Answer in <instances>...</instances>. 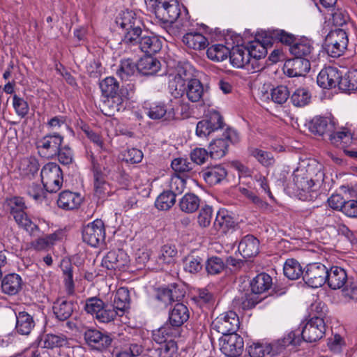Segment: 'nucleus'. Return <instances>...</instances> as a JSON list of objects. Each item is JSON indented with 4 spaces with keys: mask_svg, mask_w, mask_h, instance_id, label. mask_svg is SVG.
<instances>
[{
    "mask_svg": "<svg viewBox=\"0 0 357 357\" xmlns=\"http://www.w3.org/2000/svg\"><path fill=\"white\" fill-rule=\"evenodd\" d=\"M130 305V294L129 291L126 287H121L117 289L114 294L113 300V307L119 311V313L122 316L129 307Z\"/></svg>",
    "mask_w": 357,
    "mask_h": 357,
    "instance_id": "72a5a7b5",
    "label": "nucleus"
},
{
    "mask_svg": "<svg viewBox=\"0 0 357 357\" xmlns=\"http://www.w3.org/2000/svg\"><path fill=\"white\" fill-rule=\"evenodd\" d=\"M61 267L63 271V282L66 294L69 296H72L75 294L73 266L69 261H63Z\"/></svg>",
    "mask_w": 357,
    "mask_h": 357,
    "instance_id": "37998d69",
    "label": "nucleus"
},
{
    "mask_svg": "<svg viewBox=\"0 0 357 357\" xmlns=\"http://www.w3.org/2000/svg\"><path fill=\"white\" fill-rule=\"evenodd\" d=\"M283 271L284 275L290 280H296L304 274L301 264L294 259L286 260Z\"/></svg>",
    "mask_w": 357,
    "mask_h": 357,
    "instance_id": "49530a36",
    "label": "nucleus"
},
{
    "mask_svg": "<svg viewBox=\"0 0 357 357\" xmlns=\"http://www.w3.org/2000/svg\"><path fill=\"white\" fill-rule=\"evenodd\" d=\"M189 319V311L188 307L183 303H176L169 314V324L176 328L182 326Z\"/></svg>",
    "mask_w": 357,
    "mask_h": 357,
    "instance_id": "cd10ccee",
    "label": "nucleus"
},
{
    "mask_svg": "<svg viewBox=\"0 0 357 357\" xmlns=\"http://www.w3.org/2000/svg\"><path fill=\"white\" fill-rule=\"evenodd\" d=\"M42 342L43 348L53 349L66 346L68 344V339L61 333H47L43 336Z\"/></svg>",
    "mask_w": 357,
    "mask_h": 357,
    "instance_id": "a19ab883",
    "label": "nucleus"
},
{
    "mask_svg": "<svg viewBox=\"0 0 357 357\" xmlns=\"http://www.w3.org/2000/svg\"><path fill=\"white\" fill-rule=\"evenodd\" d=\"M257 303L252 294L242 295L241 297L235 298L232 302L233 307L237 310L250 309L254 307Z\"/></svg>",
    "mask_w": 357,
    "mask_h": 357,
    "instance_id": "052dcab7",
    "label": "nucleus"
},
{
    "mask_svg": "<svg viewBox=\"0 0 357 357\" xmlns=\"http://www.w3.org/2000/svg\"><path fill=\"white\" fill-rule=\"evenodd\" d=\"M199 204V198L192 193H186L179 202L181 210L188 213L196 211Z\"/></svg>",
    "mask_w": 357,
    "mask_h": 357,
    "instance_id": "a18cd8bd",
    "label": "nucleus"
},
{
    "mask_svg": "<svg viewBox=\"0 0 357 357\" xmlns=\"http://www.w3.org/2000/svg\"><path fill=\"white\" fill-rule=\"evenodd\" d=\"M116 23L123 31L130 30L142 24L141 20L136 17V14L132 10L122 12L116 18Z\"/></svg>",
    "mask_w": 357,
    "mask_h": 357,
    "instance_id": "2f4dec72",
    "label": "nucleus"
},
{
    "mask_svg": "<svg viewBox=\"0 0 357 357\" xmlns=\"http://www.w3.org/2000/svg\"><path fill=\"white\" fill-rule=\"evenodd\" d=\"M271 96L275 103L282 105L289 98V91L286 86L280 85L272 89Z\"/></svg>",
    "mask_w": 357,
    "mask_h": 357,
    "instance_id": "0e129e2a",
    "label": "nucleus"
},
{
    "mask_svg": "<svg viewBox=\"0 0 357 357\" xmlns=\"http://www.w3.org/2000/svg\"><path fill=\"white\" fill-rule=\"evenodd\" d=\"M74 310V303L64 299H58L54 303L53 312L56 317L60 321L68 319Z\"/></svg>",
    "mask_w": 357,
    "mask_h": 357,
    "instance_id": "f704fd0d",
    "label": "nucleus"
},
{
    "mask_svg": "<svg viewBox=\"0 0 357 357\" xmlns=\"http://www.w3.org/2000/svg\"><path fill=\"white\" fill-rule=\"evenodd\" d=\"M272 284L271 277L262 273L258 274L250 282L251 290L255 294H260L267 291Z\"/></svg>",
    "mask_w": 357,
    "mask_h": 357,
    "instance_id": "e433bc0d",
    "label": "nucleus"
},
{
    "mask_svg": "<svg viewBox=\"0 0 357 357\" xmlns=\"http://www.w3.org/2000/svg\"><path fill=\"white\" fill-rule=\"evenodd\" d=\"M218 339L220 349L226 356L237 357L242 354L244 342L237 333L222 335Z\"/></svg>",
    "mask_w": 357,
    "mask_h": 357,
    "instance_id": "9b49d317",
    "label": "nucleus"
},
{
    "mask_svg": "<svg viewBox=\"0 0 357 357\" xmlns=\"http://www.w3.org/2000/svg\"><path fill=\"white\" fill-rule=\"evenodd\" d=\"M341 74L339 70L332 66L322 69L317 76V84L324 89H332L339 85Z\"/></svg>",
    "mask_w": 357,
    "mask_h": 357,
    "instance_id": "6ab92c4d",
    "label": "nucleus"
},
{
    "mask_svg": "<svg viewBox=\"0 0 357 357\" xmlns=\"http://www.w3.org/2000/svg\"><path fill=\"white\" fill-rule=\"evenodd\" d=\"M326 331V324L324 319L314 317L305 325L301 333V340L308 342H316L321 339Z\"/></svg>",
    "mask_w": 357,
    "mask_h": 357,
    "instance_id": "2eb2a0df",
    "label": "nucleus"
},
{
    "mask_svg": "<svg viewBox=\"0 0 357 357\" xmlns=\"http://www.w3.org/2000/svg\"><path fill=\"white\" fill-rule=\"evenodd\" d=\"M139 48L144 53L151 55L158 52L162 48V41L152 34L144 33L139 40Z\"/></svg>",
    "mask_w": 357,
    "mask_h": 357,
    "instance_id": "bb28decb",
    "label": "nucleus"
},
{
    "mask_svg": "<svg viewBox=\"0 0 357 357\" xmlns=\"http://www.w3.org/2000/svg\"><path fill=\"white\" fill-rule=\"evenodd\" d=\"M130 261L129 257L123 250L109 251L102 259V266L110 270L124 271Z\"/></svg>",
    "mask_w": 357,
    "mask_h": 357,
    "instance_id": "f3484780",
    "label": "nucleus"
},
{
    "mask_svg": "<svg viewBox=\"0 0 357 357\" xmlns=\"http://www.w3.org/2000/svg\"><path fill=\"white\" fill-rule=\"evenodd\" d=\"M7 204L10 213L19 226L26 229L31 235H33L36 231L39 230L38 227L32 222L25 212L26 206L23 198L12 197L7 200Z\"/></svg>",
    "mask_w": 357,
    "mask_h": 357,
    "instance_id": "20e7f679",
    "label": "nucleus"
},
{
    "mask_svg": "<svg viewBox=\"0 0 357 357\" xmlns=\"http://www.w3.org/2000/svg\"><path fill=\"white\" fill-rule=\"evenodd\" d=\"M22 288V278L16 273L6 275L1 280V291L3 294L14 296Z\"/></svg>",
    "mask_w": 357,
    "mask_h": 357,
    "instance_id": "393cba45",
    "label": "nucleus"
},
{
    "mask_svg": "<svg viewBox=\"0 0 357 357\" xmlns=\"http://www.w3.org/2000/svg\"><path fill=\"white\" fill-rule=\"evenodd\" d=\"M182 40L188 48L201 51V28L190 31L183 36Z\"/></svg>",
    "mask_w": 357,
    "mask_h": 357,
    "instance_id": "864d4df0",
    "label": "nucleus"
},
{
    "mask_svg": "<svg viewBox=\"0 0 357 357\" xmlns=\"http://www.w3.org/2000/svg\"><path fill=\"white\" fill-rule=\"evenodd\" d=\"M63 137L59 134L49 135L38 140V153L44 158H52L57 155Z\"/></svg>",
    "mask_w": 357,
    "mask_h": 357,
    "instance_id": "dca6fc26",
    "label": "nucleus"
},
{
    "mask_svg": "<svg viewBox=\"0 0 357 357\" xmlns=\"http://www.w3.org/2000/svg\"><path fill=\"white\" fill-rule=\"evenodd\" d=\"M104 305L105 303L101 299L97 297H91L86 300L84 310L88 314L93 315L96 318L100 310L104 307Z\"/></svg>",
    "mask_w": 357,
    "mask_h": 357,
    "instance_id": "69168bd1",
    "label": "nucleus"
},
{
    "mask_svg": "<svg viewBox=\"0 0 357 357\" xmlns=\"http://www.w3.org/2000/svg\"><path fill=\"white\" fill-rule=\"evenodd\" d=\"M259 241L252 235H247L238 244V250L243 258L255 257L259 253Z\"/></svg>",
    "mask_w": 357,
    "mask_h": 357,
    "instance_id": "b1692460",
    "label": "nucleus"
},
{
    "mask_svg": "<svg viewBox=\"0 0 357 357\" xmlns=\"http://www.w3.org/2000/svg\"><path fill=\"white\" fill-rule=\"evenodd\" d=\"M309 130L314 135L323 136L337 129V121L331 113L317 115L307 123Z\"/></svg>",
    "mask_w": 357,
    "mask_h": 357,
    "instance_id": "9d476101",
    "label": "nucleus"
},
{
    "mask_svg": "<svg viewBox=\"0 0 357 357\" xmlns=\"http://www.w3.org/2000/svg\"><path fill=\"white\" fill-rule=\"evenodd\" d=\"M82 202V197L79 194L70 190H63L59 195L57 206L63 210H74L79 208Z\"/></svg>",
    "mask_w": 357,
    "mask_h": 357,
    "instance_id": "5701e85b",
    "label": "nucleus"
},
{
    "mask_svg": "<svg viewBox=\"0 0 357 357\" xmlns=\"http://www.w3.org/2000/svg\"><path fill=\"white\" fill-rule=\"evenodd\" d=\"M160 69V62L151 55L146 56L138 61V72L144 75H152Z\"/></svg>",
    "mask_w": 357,
    "mask_h": 357,
    "instance_id": "7c9ffc66",
    "label": "nucleus"
},
{
    "mask_svg": "<svg viewBox=\"0 0 357 357\" xmlns=\"http://www.w3.org/2000/svg\"><path fill=\"white\" fill-rule=\"evenodd\" d=\"M277 347L267 342H257L248 345L246 351L250 357L274 356L278 354Z\"/></svg>",
    "mask_w": 357,
    "mask_h": 357,
    "instance_id": "412c9836",
    "label": "nucleus"
},
{
    "mask_svg": "<svg viewBox=\"0 0 357 357\" xmlns=\"http://www.w3.org/2000/svg\"><path fill=\"white\" fill-rule=\"evenodd\" d=\"M116 316H121L119 311H116L112 306L108 307L105 304L96 315V319L101 323H109L114 321Z\"/></svg>",
    "mask_w": 357,
    "mask_h": 357,
    "instance_id": "e2e57ef3",
    "label": "nucleus"
},
{
    "mask_svg": "<svg viewBox=\"0 0 357 357\" xmlns=\"http://www.w3.org/2000/svg\"><path fill=\"white\" fill-rule=\"evenodd\" d=\"M141 26H138V27L136 26L130 30H125L122 39L123 43L130 46L139 45V40L143 35Z\"/></svg>",
    "mask_w": 357,
    "mask_h": 357,
    "instance_id": "bf43d9fd",
    "label": "nucleus"
},
{
    "mask_svg": "<svg viewBox=\"0 0 357 357\" xmlns=\"http://www.w3.org/2000/svg\"><path fill=\"white\" fill-rule=\"evenodd\" d=\"M142 348L137 344H129L128 347H125L117 351L114 357H136L141 354Z\"/></svg>",
    "mask_w": 357,
    "mask_h": 357,
    "instance_id": "774afa93",
    "label": "nucleus"
},
{
    "mask_svg": "<svg viewBox=\"0 0 357 357\" xmlns=\"http://www.w3.org/2000/svg\"><path fill=\"white\" fill-rule=\"evenodd\" d=\"M35 321L33 317L26 312H19L16 314L17 332L23 335H28L35 327Z\"/></svg>",
    "mask_w": 357,
    "mask_h": 357,
    "instance_id": "c85d7f7f",
    "label": "nucleus"
},
{
    "mask_svg": "<svg viewBox=\"0 0 357 357\" xmlns=\"http://www.w3.org/2000/svg\"><path fill=\"white\" fill-rule=\"evenodd\" d=\"M146 7L164 24H173L187 17L188 10L178 0H145Z\"/></svg>",
    "mask_w": 357,
    "mask_h": 357,
    "instance_id": "f03ea898",
    "label": "nucleus"
},
{
    "mask_svg": "<svg viewBox=\"0 0 357 357\" xmlns=\"http://www.w3.org/2000/svg\"><path fill=\"white\" fill-rule=\"evenodd\" d=\"M249 52V58L251 59V66L254 69L257 61L264 58L267 54V49L265 44L259 40L250 42L246 47Z\"/></svg>",
    "mask_w": 357,
    "mask_h": 357,
    "instance_id": "4c0bfd02",
    "label": "nucleus"
},
{
    "mask_svg": "<svg viewBox=\"0 0 357 357\" xmlns=\"http://www.w3.org/2000/svg\"><path fill=\"white\" fill-rule=\"evenodd\" d=\"M248 151L263 166L269 167L275 163L274 157L270 152L253 147L250 148Z\"/></svg>",
    "mask_w": 357,
    "mask_h": 357,
    "instance_id": "3c124183",
    "label": "nucleus"
},
{
    "mask_svg": "<svg viewBox=\"0 0 357 357\" xmlns=\"http://www.w3.org/2000/svg\"><path fill=\"white\" fill-rule=\"evenodd\" d=\"M112 334L102 333L95 328H90L84 333L86 344L93 350L104 351L107 349L114 340Z\"/></svg>",
    "mask_w": 357,
    "mask_h": 357,
    "instance_id": "f8f14e48",
    "label": "nucleus"
},
{
    "mask_svg": "<svg viewBox=\"0 0 357 357\" xmlns=\"http://www.w3.org/2000/svg\"><path fill=\"white\" fill-rule=\"evenodd\" d=\"M331 143L342 149L344 153L350 158H357V150L349 149L354 142L353 134L347 128H342L340 130H334L329 133Z\"/></svg>",
    "mask_w": 357,
    "mask_h": 357,
    "instance_id": "1a4fd4ad",
    "label": "nucleus"
},
{
    "mask_svg": "<svg viewBox=\"0 0 357 357\" xmlns=\"http://www.w3.org/2000/svg\"><path fill=\"white\" fill-rule=\"evenodd\" d=\"M228 55H229L230 63L234 68L250 70L251 59L249 58V52L245 47L238 45L232 47Z\"/></svg>",
    "mask_w": 357,
    "mask_h": 357,
    "instance_id": "aec40b11",
    "label": "nucleus"
},
{
    "mask_svg": "<svg viewBox=\"0 0 357 357\" xmlns=\"http://www.w3.org/2000/svg\"><path fill=\"white\" fill-rule=\"evenodd\" d=\"M177 255V250L175 245H163L158 256V263L159 264H170L174 262L175 257Z\"/></svg>",
    "mask_w": 357,
    "mask_h": 357,
    "instance_id": "de8ad7c7",
    "label": "nucleus"
},
{
    "mask_svg": "<svg viewBox=\"0 0 357 357\" xmlns=\"http://www.w3.org/2000/svg\"><path fill=\"white\" fill-rule=\"evenodd\" d=\"M189 68V65L178 63L168 74V88L175 98L182 96L185 92L186 82L191 77Z\"/></svg>",
    "mask_w": 357,
    "mask_h": 357,
    "instance_id": "7ed1b4c3",
    "label": "nucleus"
},
{
    "mask_svg": "<svg viewBox=\"0 0 357 357\" xmlns=\"http://www.w3.org/2000/svg\"><path fill=\"white\" fill-rule=\"evenodd\" d=\"M39 163L34 157H26L20 160L18 169L22 176L31 178L33 176L39 169Z\"/></svg>",
    "mask_w": 357,
    "mask_h": 357,
    "instance_id": "c9c22d12",
    "label": "nucleus"
},
{
    "mask_svg": "<svg viewBox=\"0 0 357 357\" xmlns=\"http://www.w3.org/2000/svg\"><path fill=\"white\" fill-rule=\"evenodd\" d=\"M289 52L295 57L307 58L313 50L310 40L303 38L289 47Z\"/></svg>",
    "mask_w": 357,
    "mask_h": 357,
    "instance_id": "ea45409f",
    "label": "nucleus"
},
{
    "mask_svg": "<svg viewBox=\"0 0 357 357\" xmlns=\"http://www.w3.org/2000/svg\"><path fill=\"white\" fill-rule=\"evenodd\" d=\"M310 70V63L307 58L295 57L287 60L284 66V71L289 77L304 76Z\"/></svg>",
    "mask_w": 357,
    "mask_h": 357,
    "instance_id": "a211bd4d",
    "label": "nucleus"
},
{
    "mask_svg": "<svg viewBox=\"0 0 357 357\" xmlns=\"http://www.w3.org/2000/svg\"><path fill=\"white\" fill-rule=\"evenodd\" d=\"M137 70L138 71V63H135L130 59H123L116 70V75L122 80H126L134 75Z\"/></svg>",
    "mask_w": 357,
    "mask_h": 357,
    "instance_id": "c03bdc74",
    "label": "nucleus"
},
{
    "mask_svg": "<svg viewBox=\"0 0 357 357\" xmlns=\"http://www.w3.org/2000/svg\"><path fill=\"white\" fill-rule=\"evenodd\" d=\"M40 176L44 188L49 192H56L62 187L63 173L59 165L55 162L45 165L41 169Z\"/></svg>",
    "mask_w": 357,
    "mask_h": 357,
    "instance_id": "423d86ee",
    "label": "nucleus"
},
{
    "mask_svg": "<svg viewBox=\"0 0 357 357\" xmlns=\"http://www.w3.org/2000/svg\"><path fill=\"white\" fill-rule=\"evenodd\" d=\"M348 41V36L345 31L341 29L333 30L326 37V50L330 56L339 57L346 50Z\"/></svg>",
    "mask_w": 357,
    "mask_h": 357,
    "instance_id": "0eeeda50",
    "label": "nucleus"
},
{
    "mask_svg": "<svg viewBox=\"0 0 357 357\" xmlns=\"http://www.w3.org/2000/svg\"><path fill=\"white\" fill-rule=\"evenodd\" d=\"M347 281L345 270L339 266H332L328 270L326 282L332 289H339L344 287Z\"/></svg>",
    "mask_w": 357,
    "mask_h": 357,
    "instance_id": "a878e982",
    "label": "nucleus"
},
{
    "mask_svg": "<svg viewBox=\"0 0 357 357\" xmlns=\"http://www.w3.org/2000/svg\"><path fill=\"white\" fill-rule=\"evenodd\" d=\"M185 270L191 273H197L201 270V257L198 250L192 251L186 257Z\"/></svg>",
    "mask_w": 357,
    "mask_h": 357,
    "instance_id": "4d7b16f0",
    "label": "nucleus"
},
{
    "mask_svg": "<svg viewBox=\"0 0 357 357\" xmlns=\"http://www.w3.org/2000/svg\"><path fill=\"white\" fill-rule=\"evenodd\" d=\"M185 93L191 102H199L201 100V82L190 77Z\"/></svg>",
    "mask_w": 357,
    "mask_h": 357,
    "instance_id": "5fc2aeb1",
    "label": "nucleus"
},
{
    "mask_svg": "<svg viewBox=\"0 0 357 357\" xmlns=\"http://www.w3.org/2000/svg\"><path fill=\"white\" fill-rule=\"evenodd\" d=\"M178 335L179 332L176 328L166 323L158 329L153 331L152 338L156 343L163 344L172 340V338L178 336Z\"/></svg>",
    "mask_w": 357,
    "mask_h": 357,
    "instance_id": "c756f323",
    "label": "nucleus"
},
{
    "mask_svg": "<svg viewBox=\"0 0 357 357\" xmlns=\"http://www.w3.org/2000/svg\"><path fill=\"white\" fill-rule=\"evenodd\" d=\"M292 104L297 107L307 105L311 100V94L305 88L297 89L290 97Z\"/></svg>",
    "mask_w": 357,
    "mask_h": 357,
    "instance_id": "603ef678",
    "label": "nucleus"
},
{
    "mask_svg": "<svg viewBox=\"0 0 357 357\" xmlns=\"http://www.w3.org/2000/svg\"><path fill=\"white\" fill-rule=\"evenodd\" d=\"M99 85L102 95L107 98L105 103H107L109 109L120 112L125 109L123 106L124 100L119 94V84L114 77H107L102 79Z\"/></svg>",
    "mask_w": 357,
    "mask_h": 357,
    "instance_id": "39448f33",
    "label": "nucleus"
},
{
    "mask_svg": "<svg viewBox=\"0 0 357 357\" xmlns=\"http://www.w3.org/2000/svg\"><path fill=\"white\" fill-rule=\"evenodd\" d=\"M302 342L300 337V331H291L286 335L283 338L278 340L276 342H272V344L277 345L278 349V354L285 347L289 345L296 346L300 344Z\"/></svg>",
    "mask_w": 357,
    "mask_h": 357,
    "instance_id": "09e8293b",
    "label": "nucleus"
},
{
    "mask_svg": "<svg viewBox=\"0 0 357 357\" xmlns=\"http://www.w3.org/2000/svg\"><path fill=\"white\" fill-rule=\"evenodd\" d=\"M227 175L226 169L220 166L216 165L208 167L204 173L205 181L210 185L220 183Z\"/></svg>",
    "mask_w": 357,
    "mask_h": 357,
    "instance_id": "58836bf2",
    "label": "nucleus"
},
{
    "mask_svg": "<svg viewBox=\"0 0 357 357\" xmlns=\"http://www.w3.org/2000/svg\"><path fill=\"white\" fill-rule=\"evenodd\" d=\"M240 321L234 311H229L218 317L211 324L212 330H215L222 335H226L236 332L239 328Z\"/></svg>",
    "mask_w": 357,
    "mask_h": 357,
    "instance_id": "6e6552de",
    "label": "nucleus"
},
{
    "mask_svg": "<svg viewBox=\"0 0 357 357\" xmlns=\"http://www.w3.org/2000/svg\"><path fill=\"white\" fill-rule=\"evenodd\" d=\"M176 202V196L172 192L165 191L161 193L155 202L156 208L159 210L166 211L169 209Z\"/></svg>",
    "mask_w": 357,
    "mask_h": 357,
    "instance_id": "6e6d98bb",
    "label": "nucleus"
},
{
    "mask_svg": "<svg viewBox=\"0 0 357 357\" xmlns=\"http://www.w3.org/2000/svg\"><path fill=\"white\" fill-rule=\"evenodd\" d=\"M227 148L228 143L225 139H217L209 144L207 149H202V151L213 159H220L226 154Z\"/></svg>",
    "mask_w": 357,
    "mask_h": 357,
    "instance_id": "473e14b6",
    "label": "nucleus"
},
{
    "mask_svg": "<svg viewBox=\"0 0 357 357\" xmlns=\"http://www.w3.org/2000/svg\"><path fill=\"white\" fill-rule=\"evenodd\" d=\"M105 238L104 223L101 220H96L86 225L82 231V238L84 242L92 247H96Z\"/></svg>",
    "mask_w": 357,
    "mask_h": 357,
    "instance_id": "4468645a",
    "label": "nucleus"
},
{
    "mask_svg": "<svg viewBox=\"0 0 357 357\" xmlns=\"http://www.w3.org/2000/svg\"><path fill=\"white\" fill-rule=\"evenodd\" d=\"M339 87L340 89L350 92L357 89V73H349L347 76L341 77Z\"/></svg>",
    "mask_w": 357,
    "mask_h": 357,
    "instance_id": "338daca9",
    "label": "nucleus"
},
{
    "mask_svg": "<svg viewBox=\"0 0 357 357\" xmlns=\"http://www.w3.org/2000/svg\"><path fill=\"white\" fill-rule=\"evenodd\" d=\"M185 178L178 174H174L172 176L169 181V192L174 194V196L176 195H181L185 188Z\"/></svg>",
    "mask_w": 357,
    "mask_h": 357,
    "instance_id": "680f3d73",
    "label": "nucleus"
},
{
    "mask_svg": "<svg viewBox=\"0 0 357 357\" xmlns=\"http://www.w3.org/2000/svg\"><path fill=\"white\" fill-rule=\"evenodd\" d=\"M229 52V47L221 44H217L212 45L207 50L206 55L209 59L220 62L227 58Z\"/></svg>",
    "mask_w": 357,
    "mask_h": 357,
    "instance_id": "8fccbe9b",
    "label": "nucleus"
},
{
    "mask_svg": "<svg viewBox=\"0 0 357 357\" xmlns=\"http://www.w3.org/2000/svg\"><path fill=\"white\" fill-rule=\"evenodd\" d=\"M321 165L314 160L305 159L298 163L293 174L294 183L300 199H311L317 184L324 181Z\"/></svg>",
    "mask_w": 357,
    "mask_h": 357,
    "instance_id": "f257e3e1",
    "label": "nucleus"
},
{
    "mask_svg": "<svg viewBox=\"0 0 357 357\" xmlns=\"http://www.w3.org/2000/svg\"><path fill=\"white\" fill-rule=\"evenodd\" d=\"M93 176H94V191L99 199H105L111 195L114 190L110 185L105 180L104 175L100 172L99 167L93 162Z\"/></svg>",
    "mask_w": 357,
    "mask_h": 357,
    "instance_id": "4be33fe9",
    "label": "nucleus"
},
{
    "mask_svg": "<svg viewBox=\"0 0 357 357\" xmlns=\"http://www.w3.org/2000/svg\"><path fill=\"white\" fill-rule=\"evenodd\" d=\"M327 274L328 269L324 264L314 263L307 266L303 280L309 287L318 288L326 282Z\"/></svg>",
    "mask_w": 357,
    "mask_h": 357,
    "instance_id": "ddd939ff",
    "label": "nucleus"
},
{
    "mask_svg": "<svg viewBox=\"0 0 357 357\" xmlns=\"http://www.w3.org/2000/svg\"><path fill=\"white\" fill-rule=\"evenodd\" d=\"M234 221L233 218L227 214V211H219L217 213L214 221V227L216 229H222L225 232L227 229L233 227Z\"/></svg>",
    "mask_w": 357,
    "mask_h": 357,
    "instance_id": "13d9d810",
    "label": "nucleus"
},
{
    "mask_svg": "<svg viewBox=\"0 0 357 357\" xmlns=\"http://www.w3.org/2000/svg\"><path fill=\"white\" fill-rule=\"evenodd\" d=\"M223 126V119L220 113H210L208 119L202 121V134L209 135Z\"/></svg>",
    "mask_w": 357,
    "mask_h": 357,
    "instance_id": "79ce46f5",
    "label": "nucleus"
}]
</instances>
